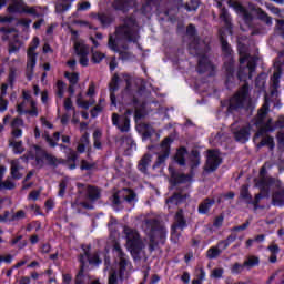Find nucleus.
<instances>
[{
  "label": "nucleus",
  "instance_id": "obj_1",
  "mask_svg": "<svg viewBox=\"0 0 284 284\" xmlns=\"http://www.w3.org/2000/svg\"><path fill=\"white\" fill-rule=\"evenodd\" d=\"M270 112V104L265 102L257 112V116L247 125L239 126V122L231 125V130L240 143H245L250 141V132L255 133L254 139H260L263 136L258 144V148L267 145L270 150H274V138L266 135L267 132H274V126L272 125V119L267 120V113Z\"/></svg>",
  "mask_w": 284,
  "mask_h": 284
},
{
  "label": "nucleus",
  "instance_id": "obj_2",
  "mask_svg": "<svg viewBox=\"0 0 284 284\" xmlns=\"http://www.w3.org/2000/svg\"><path fill=\"white\" fill-rule=\"evenodd\" d=\"M124 43H136L139 41V24L134 18H126L124 23L115 30V39L111 36L109 38V48L113 52L120 53V59L122 61H128L130 59V52H126L128 45Z\"/></svg>",
  "mask_w": 284,
  "mask_h": 284
},
{
  "label": "nucleus",
  "instance_id": "obj_3",
  "mask_svg": "<svg viewBox=\"0 0 284 284\" xmlns=\"http://www.w3.org/2000/svg\"><path fill=\"white\" fill-rule=\"evenodd\" d=\"M186 34L191 39V43L189 44L191 54L199 57L197 72L200 74H205L206 72L209 77H212L214 74V65L206 55L210 52V40H199L196 28L193 24H189Z\"/></svg>",
  "mask_w": 284,
  "mask_h": 284
},
{
  "label": "nucleus",
  "instance_id": "obj_4",
  "mask_svg": "<svg viewBox=\"0 0 284 284\" xmlns=\"http://www.w3.org/2000/svg\"><path fill=\"white\" fill-rule=\"evenodd\" d=\"M223 0H215L216 8L220 9V19L224 21L225 29H221L219 31L220 34V41L222 45V52L225 55V62L224 68L226 70V83H232L234 79V60H232V48L227 43V40H225V32L227 34H232V23L230 19V13L227 12V9L223 8Z\"/></svg>",
  "mask_w": 284,
  "mask_h": 284
},
{
  "label": "nucleus",
  "instance_id": "obj_5",
  "mask_svg": "<svg viewBox=\"0 0 284 284\" xmlns=\"http://www.w3.org/2000/svg\"><path fill=\"white\" fill-rule=\"evenodd\" d=\"M123 81L125 82L126 87L122 92L123 102L126 105H132L133 109H128L126 114H132L134 112L135 119H143V102L136 99V94H139V89L143 80L139 78H132L129 74H123Z\"/></svg>",
  "mask_w": 284,
  "mask_h": 284
},
{
  "label": "nucleus",
  "instance_id": "obj_6",
  "mask_svg": "<svg viewBox=\"0 0 284 284\" xmlns=\"http://www.w3.org/2000/svg\"><path fill=\"white\" fill-rule=\"evenodd\" d=\"M266 166L267 164L262 166L260 171V180L257 181L256 185L260 187L261 192H263L264 196H268L270 192L275 190L272 196L273 203L274 205H283L284 190L281 187V181L265 175Z\"/></svg>",
  "mask_w": 284,
  "mask_h": 284
},
{
  "label": "nucleus",
  "instance_id": "obj_7",
  "mask_svg": "<svg viewBox=\"0 0 284 284\" xmlns=\"http://www.w3.org/2000/svg\"><path fill=\"white\" fill-rule=\"evenodd\" d=\"M143 230L150 239L149 250L154 252L158 243H165V236H168V230L161 226L156 219H146L143 224Z\"/></svg>",
  "mask_w": 284,
  "mask_h": 284
},
{
  "label": "nucleus",
  "instance_id": "obj_8",
  "mask_svg": "<svg viewBox=\"0 0 284 284\" xmlns=\"http://www.w3.org/2000/svg\"><path fill=\"white\" fill-rule=\"evenodd\" d=\"M239 53H240V69L237 72V78L240 81H247V79H252V74L254 70H256V57L250 55L247 53V48L243 44H239Z\"/></svg>",
  "mask_w": 284,
  "mask_h": 284
},
{
  "label": "nucleus",
  "instance_id": "obj_9",
  "mask_svg": "<svg viewBox=\"0 0 284 284\" xmlns=\"http://www.w3.org/2000/svg\"><path fill=\"white\" fill-rule=\"evenodd\" d=\"M124 234L126 239V247L129 252H131V256L133 258H141L144 256L143 250H145V243L141 240V235H139V232L124 227Z\"/></svg>",
  "mask_w": 284,
  "mask_h": 284
},
{
  "label": "nucleus",
  "instance_id": "obj_10",
  "mask_svg": "<svg viewBox=\"0 0 284 284\" xmlns=\"http://www.w3.org/2000/svg\"><path fill=\"white\" fill-rule=\"evenodd\" d=\"M251 104L252 99L250 98V85L245 83L239 92L230 99L227 112H234V110H239L241 108H250Z\"/></svg>",
  "mask_w": 284,
  "mask_h": 284
},
{
  "label": "nucleus",
  "instance_id": "obj_11",
  "mask_svg": "<svg viewBox=\"0 0 284 284\" xmlns=\"http://www.w3.org/2000/svg\"><path fill=\"white\" fill-rule=\"evenodd\" d=\"M84 250V254L80 255L81 270L75 277V284H85V275H83V270L88 263L90 265H101V258H99V253L90 254V248Z\"/></svg>",
  "mask_w": 284,
  "mask_h": 284
},
{
  "label": "nucleus",
  "instance_id": "obj_12",
  "mask_svg": "<svg viewBox=\"0 0 284 284\" xmlns=\"http://www.w3.org/2000/svg\"><path fill=\"white\" fill-rule=\"evenodd\" d=\"M0 37L6 41V39H10V44H9V52L10 54H14V52H19L21 50V45L23 43L21 40H19V33L14 29H6L2 28L0 29Z\"/></svg>",
  "mask_w": 284,
  "mask_h": 284
},
{
  "label": "nucleus",
  "instance_id": "obj_13",
  "mask_svg": "<svg viewBox=\"0 0 284 284\" xmlns=\"http://www.w3.org/2000/svg\"><path fill=\"white\" fill-rule=\"evenodd\" d=\"M186 227H187V222L185 221V217L183 216V210H180L175 214L174 223L171 229V241H173V243H179L181 232H183V230Z\"/></svg>",
  "mask_w": 284,
  "mask_h": 284
},
{
  "label": "nucleus",
  "instance_id": "obj_14",
  "mask_svg": "<svg viewBox=\"0 0 284 284\" xmlns=\"http://www.w3.org/2000/svg\"><path fill=\"white\" fill-rule=\"evenodd\" d=\"M39 43H40L39 38L34 37L27 51L28 74H32V72H34V68L37 67V57H39V53H37V49L39 48Z\"/></svg>",
  "mask_w": 284,
  "mask_h": 284
},
{
  "label": "nucleus",
  "instance_id": "obj_15",
  "mask_svg": "<svg viewBox=\"0 0 284 284\" xmlns=\"http://www.w3.org/2000/svg\"><path fill=\"white\" fill-rule=\"evenodd\" d=\"M9 10L10 12H26V14H31V17H41V9L39 7H28L23 0H11Z\"/></svg>",
  "mask_w": 284,
  "mask_h": 284
},
{
  "label": "nucleus",
  "instance_id": "obj_16",
  "mask_svg": "<svg viewBox=\"0 0 284 284\" xmlns=\"http://www.w3.org/2000/svg\"><path fill=\"white\" fill-rule=\"evenodd\" d=\"M36 152V162L38 168H43L45 161L49 165H59L61 160L57 159V156L49 154L41 146H34Z\"/></svg>",
  "mask_w": 284,
  "mask_h": 284
},
{
  "label": "nucleus",
  "instance_id": "obj_17",
  "mask_svg": "<svg viewBox=\"0 0 284 284\" xmlns=\"http://www.w3.org/2000/svg\"><path fill=\"white\" fill-rule=\"evenodd\" d=\"M281 65H284V53L280 54L278 61L274 63V68L276 71H274L272 78H271V94L274 97L278 90V83L281 79Z\"/></svg>",
  "mask_w": 284,
  "mask_h": 284
},
{
  "label": "nucleus",
  "instance_id": "obj_18",
  "mask_svg": "<svg viewBox=\"0 0 284 284\" xmlns=\"http://www.w3.org/2000/svg\"><path fill=\"white\" fill-rule=\"evenodd\" d=\"M136 194H134L130 189H123L114 193L111 197L113 205H121L122 201L126 203H134Z\"/></svg>",
  "mask_w": 284,
  "mask_h": 284
},
{
  "label": "nucleus",
  "instance_id": "obj_19",
  "mask_svg": "<svg viewBox=\"0 0 284 284\" xmlns=\"http://www.w3.org/2000/svg\"><path fill=\"white\" fill-rule=\"evenodd\" d=\"M229 6L230 8H233L240 17H242L244 23H246L248 28H252V20L254 17H252V12H250V10L245 9V7L234 0H229Z\"/></svg>",
  "mask_w": 284,
  "mask_h": 284
},
{
  "label": "nucleus",
  "instance_id": "obj_20",
  "mask_svg": "<svg viewBox=\"0 0 284 284\" xmlns=\"http://www.w3.org/2000/svg\"><path fill=\"white\" fill-rule=\"evenodd\" d=\"M114 253L119 258V266H120V277L125 275V272L132 267L130 264V261H128V256L123 251L121 250V245L119 243H115L113 246Z\"/></svg>",
  "mask_w": 284,
  "mask_h": 284
},
{
  "label": "nucleus",
  "instance_id": "obj_21",
  "mask_svg": "<svg viewBox=\"0 0 284 284\" xmlns=\"http://www.w3.org/2000/svg\"><path fill=\"white\" fill-rule=\"evenodd\" d=\"M219 165H221V154L216 150H210L204 166L205 172H215L219 170Z\"/></svg>",
  "mask_w": 284,
  "mask_h": 284
},
{
  "label": "nucleus",
  "instance_id": "obj_22",
  "mask_svg": "<svg viewBox=\"0 0 284 284\" xmlns=\"http://www.w3.org/2000/svg\"><path fill=\"white\" fill-rule=\"evenodd\" d=\"M74 50L80 59V64H82L83 68L88 67V63H90V59H88V54H90V48L83 42H75Z\"/></svg>",
  "mask_w": 284,
  "mask_h": 284
},
{
  "label": "nucleus",
  "instance_id": "obj_23",
  "mask_svg": "<svg viewBox=\"0 0 284 284\" xmlns=\"http://www.w3.org/2000/svg\"><path fill=\"white\" fill-rule=\"evenodd\" d=\"M112 124L121 132H130V119L126 115L120 116L118 113L112 114Z\"/></svg>",
  "mask_w": 284,
  "mask_h": 284
},
{
  "label": "nucleus",
  "instance_id": "obj_24",
  "mask_svg": "<svg viewBox=\"0 0 284 284\" xmlns=\"http://www.w3.org/2000/svg\"><path fill=\"white\" fill-rule=\"evenodd\" d=\"M23 158H19L10 161V174L12 179L19 181V179H23Z\"/></svg>",
  "mask_w": 284,
  "mask_h": 284
},
{
  "label": "nucleus",
  "instance_id": "obj_25",
  "mask_svg": "<svg viewBox=\"0 0 284 284\" xmlns=\"http://www.w3.org/2000/svg\"><path fill=\"white\" fill-rule=\"evenodd\" d=\"M170 143H172V140L170 138L163 140L161 144L162 153L158 156V161L153 165V168H159V165H163V163H165V160L168 159V156H170Z\"/></svg>",
  "mask_w": 284,
  "mask_h": 284
},
{
  "label": "nucleus",
  "instance_id": "obj_26",
  "mask_svg": "<svg viewBox=\"0 0 284 284\" xmlns=\"http://www.w3.org/2000/svg\"><path fill=\"white\" fill-rule=\"evenodd\" d=\"M79 192H85L87 197L89 201H98V199H101V191L97 189L95 186H85L83 184H78Z\"/></svg>",
  "mask_w": 284,
  "mask_h": 284
},
{
  "label": "nucleus",
  "instance_id": "obj_27",
  "mask_svg": "<svg viewBox=\"0 0 284 284\" xmlns=\"http://www.w3.org/2000/svg\"><path fill=\"white\" fill-rule=\"evenodd\" d=\"M185 199H187V195L183 193H175L173 196L166 200L168 210H173V207H176V205H181Z\"/></svg>",
  "mask_w": 284,
  "mask_h": 284
},
{
  "label": "nucleus",
  "instance_id": "obj_28",
  "mask_svg": "<svg viewBox=\"0 0 284 284\" xmlns=\"http://www.w3.org/2000/svg\"><path fill=\"white\" fill-rule=\"evenodd\" d=\"M179 8H185L187 12H196L199 10V0H178Z\"/></svg>",
  "mask_w": 284,
  "mask_h": 284
},
{
  "label": "nucleus",
  "instance_id": "obj_29",
  "mask_svg": "<svg viewBox=\"0 0 284 284\" xmlns=\"http://www.w3.org/2000/svg\"><path fill=\"white\" fill-rule=\"evenodd\" d=\"M121 79L119 78V75H113L111 82H110V99H111V103L112 105H116V95L114 94L116 92V90H119V83H120Z\"/></svg>",
  "mask_w": 284,
  "mask_h": 284
},
{
  "label": "nucleus",
  "instance_id": "obj_30",
  "mask_svg": "<svg viewBox=\"0 0 284 284\" xmlns=\"http://www.w3.org/2000/svg\"><path fill=\"white\" fill-rule=\"evenodd\" d=\"M136 3V0H115L113 2V8L115 10H121L122 12H125L129 8H132Z\"/></svg>",
  "mask_w": 284,
  "mask_h": 284
},
{
  "label": "nucleus",
  "instance_id": "obj_31",
  "mask_svg": "<svg viewBox=\"0 0 284 284\" xmlns=\"http://www.w3.org/2000/svg\"><path fill=\"white\" fill-rule=\"evenodd\" d=\"M250 10L251 12L256 13L257 19H260V21H264L266 26H272V19L261 8H255L254 6H250Z\"/></svg>",
  "mask_w": 284,
  "mask_h": 284
},
{
  "label": "nucleus",
  "instance_id": "obj_32",
  "mask_svg": "<svg viewBox=\"0 0 284 284\" xmlns=\"http://www.w3.org/2000/svg\"><path fill=\"white\" fill-rule=\"evenodd\" d=\"M150 163H152V155L146 153L140 160L138 164V170H140V172H143V174H145L148 172V168H150Z\"/></svg>",
  "mask_w": 284,
  "mask_h": 284
},
{
  "label": "nucleus",
  "instance_id": "obj_33",
  "mask_svg": "<svg viewBox=\"0 0 284 284\" xmlns=\"http://www.w3.org/2000/svg\"><path fill=\"white\" fill-rule=\"evenodd\" d=\"M60 150H63L64 154L67 155L68 161H77L79 159V153L72 150L70 146H65V144H59Z\"/></svg>",
  "mask_w": 284,
  "mask_h": 284
},
{
  "label": "nucleus",
  "instance_id": "obj_34",
  "mask_svg": "<svg viewBox=\"0 0 284 284\" xmlns=\"http://www.w3.org/2000/svg\"><path fill=\"white\" fill-rule=\"evenodd\" d=\"M190 165L192 170H195V168H199L201 165V154L199 151L193 150L190 154Z\"/></svg>",
  "mask_w": 284,
  "mask_h": 284
},
{
  "label": "nucleus",
  "instance_id": "obj_35",
  "mask_svg": "<svg viewBox=\"0 0 284 284\" xmlns=\"http://www.w3.org/2000/svg\"><path fill=\"white\" fill-rule=\"evenodd\" d=\"M172 180L174 183H190L192 175H185L183 173H172Z\"/></svg>",
  "mask_w": 284,
  "mask_h": 284
},
{
  "label": "nucleus",
  "instance_id": "obj_36",
  "mask_svg": "<svg viewBox=\"0 0 284 284\" xmlns=\"http://www.w3.org/2000/svg\"><path fill=\"white\" fill-rule=\"evenodd\" d=\"M72 1L74 0H62L60 3L55 6L57 12H68L70 8H72Z\"/></svg>",
  "mask_w": 284,
  "mask_h": 284
},
{
  "label": "nucleus",
  "instance_id": "obj_37",
  "mask_svg": "<svg viewBox=\"0 0 284 284\" xmlns=\"http://www.w3.org/2000/svg\"><path fill=\"white\" fill-rule=\"evenodd\" d=\"M187 155V150L185 148H180L175 154V161L179 165H185V156Z\"/></svg>",
  "mask_w": 284,
  "mask_h": 284
},
{
  "label": "nucleus",
  "instance_id": "obj_38",
  "mask_svg": "<svg viewBox=\"0 0 284 284\" xmlns=\"http://www.w3.org/2000/svg\"><path fill=\"white\" fill-rule=\"evenodd\" d=\"M258 263H260L258 257L251 255L244 261L243 265L245 270H252V267H256Z\"/></svg>",
  "mask_w": 284,
  "mask_h": 284
},
{
  "label": "nucleus",
  "instance_id": "obj_39",
  "mask_svg": "<svg viewBox=\"0 0 284 284\" xmlns=\"http://www.w3.org/2000/svg\"><path fill=\"white\" fill-rule=\"evenodd\" d=\"M212 205H214V201L206 199L199 206L200 214H207L210 212V209L212 207Z\"/></svg>",
  "mask_w": 284,
  "mask_h": 284
},
{
  "label": "nucleus",
  "instance_id": "obj_40",
  "mask_svg": "<svg viewBox=\"0 0 284 284\" xmlns=\"http://www.w3.org/2000/svg\"><path fill=\"white\" fill-rule=\"evenodd\" d=\"M95 19L100 21L102 26H110V23L114 21V18L108 13H100L95 17Z\"/></svg>",
  "mask_w": 284,
  "mask_h": 284
},
{
  "label": "nucleus",
  "instance_id": "obj_41",
  "mask_svg": "<svg viewBox=\"0 0 284 284\" xmlns=\"http://www.w3.org/2000/svg\"><path fill=\"white\" fill-rule=\"evenodd\" d=\"M77 105H79V108H83V110H88L90 108V105H94V100L84 101L83 94L80 93L77 97Z\"/></svg>",
  "mask_w": 284,
  "mask_h": 284
},
{
  "label": "nucleus",
  "instance_id": "obj_42",
  "mask_svg": "<svg viewBox=\"0 0 284 284\" xmlns=\"http://www.w3.org/2000/svg\"><path fill=\"white\" fill-rule=\"evenodd\" d=\"M44 139L47 141V143L50 145V148H57V142L61 139V133L55 132L53 134V138H51L50 135L45 134Z\"/></svg>",
  "mask_w": 284,
  "mask_h": 284
},
{
  "label": "nucleus",
  "instance_id": "obj_43",
  "mask_svg": "<svg viewBox=\"0 0 284 284\" xmlns=\"http://www.w3.org/2000/svg\"><path fill=\"white\" fill-rule=\"evenodd\" d=\"M221 254H222V250L219 248V246H212L206 252L207 258H211V260L219 258V256H221Z\"/></svg>",
  "mask_w": 284,
  "mask_h": 284
},
{
  "label": "nucleus",
  "instance_id": "obj_44",
  "mask_svg": "<svg viewBox=\"0 0 284 284\" xmlns=\"http://www.w3.org/2000/svg\"><path fill=\"white\" fill-rule=\"evenodd\" d=\"M160 0H146V3L142 7V14H150L152 12V6H156Z\"/></svg>",
  "mask_w": 284,
  "mask_h": 284
},
{
  "label": "nucleus",
  "instance_id": "obj_45",
  "mask_svg": "<svg viewBox=\"0 0 284 284\" xmlns=\"http://www.w3.org/2000/svg\"><path fill=\"white\" fill-rule=\"evenodd\" d=\"M11 148H13V152L16 154H23V142L21 141H11Z\"/></svg>",
  "mask_w": 284,
  "mask_h": 284
},
{
  "label": "nucleus",
  "instance_id": "obj_46",
  "mask_svg": "<svg viewBox=\"0 0 284 284\" xmlns=\"http://www.w3.org/2000/svg\"><path fill=\"white\" fill-rule=\"evenodd\" d=\"M91 52H92L91 61H93L94 63H101V61L105 59V54L101 53L100 51H94V48L91 49Z\"/></svg>",
  "mask_w": 284,
  "mask_h": 284
},
{
  "label": "nucleus",
  "instance_id": "obj_47",
  "mask_svg": "<svg viewBox=\"0 0 284 284\" xmlns=\"http://www.w3.org/2000/svg\"><path fill=\"white\" fill-rule=\"evenodd\" d=\"M0 190H14V182L7 180L0 182Z\"/></svg>",
  "mask_w": 284,
  "mask_h": 284
},
{
  "label": "nucleus",
  "instance_id": "obj_48",
  "mask_svg": "<svg viewBox=\"0 0 284 284\" xmlns=\"http://www.w3.org/2000/svg\"><path fill=\"white\" fill-rule=\"evenodd\" d=\"M241 197L245 199L246 203H250L252 201V195H250V191L247 190V186H242L241 190Z\"/></svg>",
  "mask_w": 284,
  "mask_h": 284
},
{
  "label": "nucleus",
  "instance_id": "obj_49",
  "mask_svg": "<svg viewBox=\"0 0 284 284\" xmlns=\"http://www.w3.org/2000/svg\"><path fill=\"white\" fill-rule=\"evenodd\" d=\"M16 79H17V68L10 67L9 78H8L10 85H12V83H14Z\"/></svg>",
  "mask_w": 284,
  "mask_h": 284
},
{
  "label": "nucleus",
  "instance_id": "obj_50",
  "mask_svg": "<svg viewBox=\"0 0 284 284\" xmlns=\"http://www.w3.org/2000/svg\"><path fill=\"white\" fill-rule=\"evenodd\" d=\"M102 110H103V100H100V103L97 104L91 111V116L97 118L99 112H102Z\"/></svg>",
  "mask_w": 284,
  "mask_h": 284
},
{
  "label": "nucleus",
  "instance_id": "obj_51",
  "mask_svg": "<svg viewBox=\"0 0 284 284\" xmlns=\"http://www.w3.org/2000/svg\"><path fill=\"white\" fill-rule=\"evenodd\" d=\"M30 105H31V110L27 109V112H24V114H31V116H38L39 112L37 111V102L31 101Z\"/></svg>",
  "mask_w": 284,
  "mask_h": 284
},
{
  "label": "nucleus",
  "instance_id": "obj_52",
  "mask_svg": "<svg viewBox=\"0 0 284 284\" xmlns=\"http://www.w3.org/2000/svg\"><path fill=\"white\" fill-rule=\"evenodd\" d=\"M243 270H245V265L244 264H240V263H235L232 267H231V272L233 274H241V272H243Z\"/></svg>",
  "mask_w": 284,
  "mask_h": 284
},
{
  "label": "nucleus",
  "instance_id": "obj_53",
  "mask_svg": "<svg viewBox=\"0 0 284 284\" xmlns=\"http://www.w3.org/2000/svg\"><path fill=\"white\" fill-rule=\"evenodd\" d=\"M57 94L60 99H63V92L65 90V84L63 83V81H58L57 83Z\"/></svg>",
  "mask_w": 284,
  "mask_h": 284
},
{
  "label": "nucleus",
  "instance_id": "obj_54",
  "mask_svg": "<svg viewBox=\"0 0 284 284\" xmlns=\"http://www.w3.org/2000/svg\"><path fill=\"white\" fill-rule=\"evenodd\" d=\"M67 79H69L71 85H77L79 82V74L78 73H67Z\"/></svg>",
  "mask_w": 284,
  "mask_h": 284
},
{
  "label": "nucleus",
  "instance_id": "obj_55",
  "mask_svg": "<svg viewBox=\"0 0 284 284\" xmlns=\"http://www.w3.org/2000/svg\"><path fill=\"white\" fill-rule=\"evenodd\" d=\"M78 143L84 145L85 148H90V134L84 133Z\"/></svg>",
  "mask_w": 284,
  "mask_h": 284
},
{
  "label": "nucleus",
  "instance_id": "obj_56",
  "mask_svg": "<svg viewBox=\"0 0 284 284\" xmlns=\"http://www.w3.org/2000/svg\"><path fill=\"white\" fill-rule=\"evenodd\" d=\"M109 284H119V275L116 271H112L109 275Z\"/></svg>",
  "mask_w": 284,
  "mask_h": 284
},
{
  "label": "nucleus",
  "instance_id": "obj_57",
  "mask_svg": "<svg viewBox=\"0 0 284 284\" xmlns=\"http://www.w3.org/2000/svg\"><path fill=\"white\" fill-rule=\"evenodd\" d=\"M59 187H60L59 196H64L65 195V187H68V179L62 180Z\"/></svg>",
  "mask_w": 284,
  "mask_h": 284
},
{
  "label": "nucleus",
  "instance_id": "obj_58",
  "mask_svg": "<svg viewBox=\"0 0 284 284\" xmlns=\"http://www.w3.org/2000/svg\"><path fill=\"white\" fill-rule=\"evenodd\" d=\"M211 278H223V268H214L211 273Z\"/></svg>",
  "mask_w": 284,
  "mask_h": 284
},
{
  "label": "nucleus",
  "instance_id": "obj_59",
  "mask_svg": "<svg viewBox=\"0 0 284 284\" xmlns=\"http://www.w3.org/2000/svg\"><path fill=\"white\" fill-rule=\"evenodd\" d=\"M11 128H12V129L23 128V120H21V118H16V119L11 122Z\"/></svg>",
  "mask_w": 284,
  "mask_h": 284
},
{
  "label": "nucleus",
  "instance_id": "obj_60",
  "mask_svg": "<svg viewBox=\"0 0 284 284\" xmlns=\"http://www.w3.org/2000/svg\"><path fill=\"white\" fill-rule=\"evenodd\" d=\"M257 88H265V75L261 74L256 78L255 81Z\"/></svg>",
  "mask_w": 284,
  "mask_h": 284
},
{
  "label": "nucleus",
  "instance_id": "obj_61",
  "mask_svg": "<svg viewBox=\"0 0 284 284\" xmlns=\"http://www.w3.org/2000/svg\"><path fill=\"white\" fill-rule=\"evenodd\" d=\"M154 134V129L150 124L144 125V136H152Z\"/></svg>",
  "mask_w": 284,
  "mask_h": 284
},
{
  "label": "nucleus",
  "instance_id": "obj_62",
  "mask_svg": "<svg viewBox=\"0 0 284 284\" xmlns=\"http://www.w3.org/2000/svg\"><path fill=\"white\" fill-rule=\"evenodd\" d=\"M26 101H23L22 103L18 104L17 106V112H19V114H26V112H28V109H26Z\"/></svg>",
  "mask_w": 284,
  "mask_h": 284
},
{
  "label": "nucleus",
  "instance_id": "obj_63",
  "mask_svg": "<svg viewBox=\"0 0 284 284\" xmlns=\"http://www.w3.org/2000/svg\"><path fill=\"white\" fill-rule=\"evenodd\" d=\"M21 219H26V212L18 211L13 216L12 221H21Z\"/></svg>",
  "mask_w": 284,
  "mask_h": 284
},
{
  "label": "nucleus",
  "instance_id": "obj_64",
  "mask_svg": "<svg viewBox=\"0 0 284 284\" xmlns=\"http://www.w3.org/2000/svg\"><path fill=\"white\" fill-rule=\"evenodd\" d=\"M276 28L280 31V34L284 38V21L283 20H278Z\"/></svg>",
  "mask_w": 284,
  "mask_h": 284
}]
</instances>
